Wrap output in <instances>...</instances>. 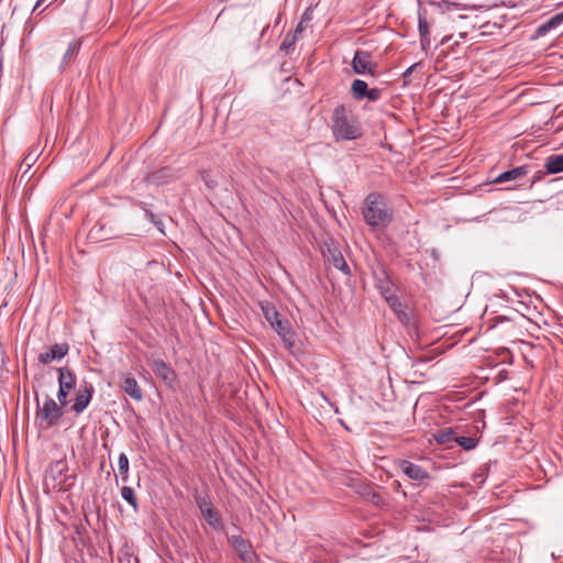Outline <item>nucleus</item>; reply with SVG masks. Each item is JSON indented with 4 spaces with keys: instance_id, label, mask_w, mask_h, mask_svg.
Here are the masks:
<instances>
[{
    "instance_id": "obj_1",
    "label": "nucleus",
    "mask_w": 563,
    "mask_h": 563,
    "mask_svg": "<svg viewBox=\"0 0 563 563\" xmlns=\"http://www.w3.org/2000/svg\"><path fill=\"white\" fill-rule=\"evenodd\" d=\"M479 7L471 5L461 0H429L423 5L418 2V31L422 51H428L431 45L430 25L434 22V14H444L451 11L476 10Z\"/></svg>"
},
{
    "instance_id": "obj_2",
    "label": "nucleus",
    "mask_w": 563,
    "mask_h": 563,
    "mask_svg": "<svg viewBox=\"0 0 563 563\" xmlns=\"http://www.w3.org/2000/svg\"><path fill=\"white\" fill-rule=\"evenodd\" d=\"M332 133L336 141H352L362 136L357 118L344 104H338L332 111Z\"/></svg>"
},
{
    "instance_id": "obj_3",
    "label": "nucleus",
    "mask_w": 563,
    "mask_h": 563,
    "mask_svg": "<svg viewBox=\"0 0 563 563\" xmlns=\"http://www.w3.org/2000/svg\"><path fill=\"white\" fill-rule=\"evenodd\" d=\"M362 213L365 222L375 230L386 228L393 219L391 209L377 192H371L365 198Z\"/></svg>"
},
{
    "instance_id": "obj_4",
    "label": "nucleus",
    "mask_w": 563,
    "mask_h": 563,
    "mask_svg": "<svg viewBox=\"0 0 563 563\" xmlns=\"http://www.w3.org/2000/svg\"><path fill=\"white\" fill-rule=\"evenodd\" d=\"M77 479L76 473H69L68 462L60 459L49 463L45 471V483L58 492L70 490Z\"/></svg>"
},
{
    "instance_id": "obj_5",
    "label": "nucleus",
    "mask_w": 563,
    "mask_h": 563,
    "mask_svg": "<svg viewBox=\"0 0 563 563\" xmlns=\"http://www.w3.org/2000/svg\"><path fill=\"white\" fill-rule=\"evenodd\" d=\"M261 307L266 321L277 332L286 347H292L295 344V333L290 322L277 311L273 303L265 302Z\"/></svg>"
},
{
    "instance_id": "obj_6",
    "label": "nucleus",
    "mask_w": 563,
    "mask_h": 563,
    "mask_svg": "<svg viewBox=\"0 0 563 563\" xmlns=\"http://www.w3.org/2000/svg\"><path fill=\"white\" fill-rule=\"evenodd\" d=\"M63 407L64 406H60L59 402L57 404L53 398L47 396L42 406L37 402L35 420L42 429L57 427L64 416Z\"/></svg>"
},
{
    "instance_id": "obj_7",
    "label": "nucleus",
    "mask_w": 563,
    "mask_h": 563,
    "mask_svg": "<svg viewBox=\"0 0 563 563\" xmlns=\"http://www.w3.org/2000/svg\"><path fill=\"white\" fill-rule=\"evenodd\" d=\"M56 372L58 373L57 400L60 406H67L69 393L76 387V375L69 367H57Z\"/></svg>"
},
{
    "instance_id": "obj_8",
    "label": "nucleus",
    "mask_w": 563,
    "mask_h": 563,
    "mask_svg": "<svg viewBox=\"0 0 563 563\" xmlns=\"http://www.w3.org/2000/svg\"><path fill=\"white\" fill-rule=\"evenodd\" d=\"M372 53L368 51L356 49L351 62L352 70L357 75H368L375 77L377 74V64L372 60Z\"/></svg>"
},
{
    "instance_id": "obj_9",
    "label": "nucleus",
    "mask_w": 563,
    "mask_h": 563,
    "mask_svg": "<svg viewBox=\"0 0 563 563\" xmlns=\"http://www.w3.org/2000/svg\"><path fill=\"white\" fill-rule=\"evenodd\" d=\"M196 504L209 526L216 530H221L223 528L222 519L209 496H197Z\"/></svg>"
},
{
    "instance_id": "obj_10",
    "label": "nucleus",
    "mask_w": 563,
    "mask_h": 563,
    "mask_svg": "<svg viewBox=\"0 0 563 563\" xmlns=\"http://www.w3.org/2000/svg\"><path fill=\"white\" fill-rule=\"evenodd\" d=\"M93 393L95 388L91 384L85 383L80 385L76 391L75 400L70 406L71 411H74L76 415L82 413L85 409L89 406Z\"/></svg>"
},
{
    "instance_id": "obj_11",
    "label": "nucleus",
    "mask_w": 563,
    "mask_h": 563,
    "mask_svg": "<svg viewBox=\"0 0 563 563\" xmlns=\"http://www.w3.org/2000/svg\"><path fill=\"white\" fill-rule=\"evenodd\" d=\"M151 368L153 373L159 377L164 384L168 387H173L176 382V373L172 368L170 365H168L166 362H164L161 358L153 360L151 362Z\"/></svg>"
},
{
    "instance_id": "obj_12",
    "label": "nucleus",
    "mask_w": 563,
    "mask_h": 563,
    "mask_svg": "<svg viewBox=\"0 0 563 563\" xmlns=\"http://www.w3.org/2000/svg\"><path fill=\"white\" fill-rule=\"evenodd\" d=\"M69 351V346L67 343H56L45 352L40 353L38 362L43 365H47L54 361H60L64 358Z\"/></svg>"
},
{
    "instance_id": "obj_13",
    "label": "nucleus",
    "mask_w": 563,
    "mask_h": 563,
    "mask_svg": "<svg viewBox=\"0 0 563 563\" xmlns=\"http://www.w3.org/2000/svg\"><path fill=\"white\" fill-rule=\"evenodd\" d=\"M175 177H176V175H175L173 168L169 166H165L157 170L148 173L144 177L143 180H144V183H146L148 185L162 186V185L168 184Z\"/></svg>"
},
{
    "instance_id": "obj_14",
    "label": "nucleus",
    "mask_w": 563,
    "mask_h": 563,
    "mask_svg": "<svg viewBox=\"0 0 563 563\" xmlns=\"http://www.w3.org/2000/svg\"><path fill=\"white\" fill-rule=\"evenodd\" d=\"M321 250L323 257H325L327 261L333 265V267H335L346 276L351 275L350 266L347 265L343 254L341 253V249H327V252H324V249Z\"/></svg>"
},
{
    "instance_id": "obj_15",
    "label": "nucleus",
    "mask_w": 563,
    "mask_h": 563,
    "mask_svg": "<svg viewBox=\"0 0 563 563\" xmlns=\"http://www.w3.org/2000/svg\"><path fill=\"white\" fill-rule=\"evenodd\" d=\"M531 172L530 165H521L505 170L492 180L493 184H504L511 180H520Z\"/></svg>"
},
{
    "instance_id": "obj_16",
    "label": "nucleus",
    "mask_w": 563,
    "mask_h": 563,
    "mask_svg": "<svg viewBox=\"0 0 563 563\" xmlns=\"http://www.w3.org/2000/svg\"><path fill=\"white\" fill-rule=\"evenodd\" d=\"M399 468L408 478L412 481L422 482L429 478V473L422 466L410 461H400Z\"/></svg>"
},
{
    "instance_id": "obj_17",
    "label": "nucleus",
    "mask_w": 563,
    "mask_h": 563,
    "mask_svg": "<svg viewBox=\"0 0 563 563\" xmlns=\"http://www.w3.org/2000/svg\"><path fill=\"white\" fill-rule=\"evenodd\" d=\"M386 302L401 323L408 324L410 322V316L407 311V306L397 295L387 297Z\"/></svg>"
},
{
    "instance_id": "obj_18",
    "label": "nucleus",
    "mask_w": 563,
    "mask_h": 563,
    "mask_svg": "<svg viewBox=\"0 0 563 563\" xmlns=\"http://www.w3.org/2000/svg\"><path fill=\"white\" fill-rule=\"evenodd\" d=\"M231 543L235 551L239 553L240 558L244 562H249L252 560V556L254 555L253 551L251 550L250 543L241 536H232L231 537Z\"/></svg>"
},
{
    "instance_id": "obj_19",
    "label": "nucleus",
    "mask_w": 563,
    "mask_h": 563,
    "mask_svg": "<svg viewBox=\"0 0 563 563\" xmlns=\"http://www.w3.org/2000/svg\"><path fill=\"white\" fill-rule=\"evenodd\" d=\"M376 287L378 288L382 296L387 299V297H391L393 294V282L388 274L383 269L380 273L375 274Z\"/></svg>"
},
{
    "instance_id": "obj_20",
    "label": "nucleus",
    "mask_w": 563,
    "mask_h": 563,
    "mask_svg": "<svg viewBox=\"0 0 563 563\" xmlns=\"http://www.w3.org/2000/svg\"><path fill=\"white\" fill-rule=\"evenodd\" d=\"M80 48H81V40L80 38L74 40L68 44V47L63 56V59H62V63L59 66L62 70H64L73 62H75Z\"/></svg>"
},
{
    "instance_id": "obj_21",
    "label": "nucleus",
    "mask_w": 563,
    "mask_h": 563,
    "mask_svg": "<svg viewBox=\"0 0 563 563\" xmlns=\"http://www.w3.org/2000/svg\"><path fill=\"white\" fill-rule=\"evenodd\" d=\"M121 387L124 390V393L128 394L131 398H133L137 401L142 400V398H143L142 389L133 376L124 377Z\"/></svg>"
},
{
    "instance_id": "obj_22",
    "label": "nucleus",
    "mask_w": 563,
    "mask_h": 563,
    "mask_svg": "<svg viewBox=\"0 0 563 563\" xmlns=\"http://www.w3.org/2000/svg\"><path fill=\"white\" fill-rule=\"evenodd\" d=\"M562 23H563V12L556 13L552 18H550L547 22L540 24L536 30V34H537V36H543L551 30L561 25Z\"/></svg>"
},
{
    "instance_id": "obj_23",
    "label": "nucleus",
    "mask_w": 563,
    "mask_h": 563,
    "mask_svg": "<svg viewBox=\"0 0 563 563\" xmlns=\"http://www.w3.org/2000/svg\"><path fill=\"white\" fill-rule=\"evenodd\" d=\"M545 173L547 174H559L563 172V153L562 154H554L550 155L545 159L544 164Z\"/></svg>"
},
{
    "instance_id": "obj_24",
    "label": "nucleus",
    "mask_w": 563,
    "mask_h": 563,
    "mask_svg": "<svg viewBox=\"0 0 563 563\" xmlns=\"http://www.w3.org/2000/svg\"><path fill=\"white\" fill-rule=\"evenodd\" d=\"M368 89V85L365 80L354 79L351 85V95L354 100L361 101L365 99Z\"/></svg>"
},
{
    "instance_id": "obj_25",
    "label": "nucleus",
    "mask_w": 563,
    "mask_h": 563,
    "mask_svg": "<svg viewBox=\"0 0 563 563\" xmlns=\"http://www.w3.org/2000/svg\"><path fill=\"white\" fill-rule=\"evenodd\" d=\"M433 438L439 444L450 445L455 442L456 434L453 428H443L435 432Z\"/></svg>"
},
{
    "instance_id": "obj_26",
    "label": "nucleus",
    "mask_w": 563,
    "mask_h": 563,
    "mask_svg": "<svg viewBox=\"0 0 563 563\" xmlns=\"http://www.w3.org/2000/svg\"><path fill=\"white\" fill-rule=\"evenodd\" d=\"M455 443H457L464 450L470 451L477 446L478 439L470 435H456Z\"/></svg>"
},
{
    "instance_id": "obj_27",
    "label": "nucleus",
    "mask_w": 563,
    "mask_h": 563,
    "mask_svg": "<svg viewBox=\"0 0 563 563\" xmlns=\"http://www.w3.org/2000/svg\"><path fill=\"white\" fill-rule=\"evenodd\" d=\"M121 497L125 501H128L133 507V509L135 511L137 510L139 504H137V499H136L135 494H134V489L132 487L123 486L121 488Z\"/></svg>"
},
{
    "instance_id": "obj_28",
    "label": "nucleus",
    "mask_w": 563,
    "mask_h": 563,
    "mask_svg": "<svg viewBox=\"0 0 563 563\" xmlns=\"http://www.w3.org/2000/svg\"><path fill=\"white\" fill-rule=\"evenodd\" d=\"M297 42V37L295 34H290L289 32L285 35L279 51L288 55L291 51H294L295 44Z\"/></svg>"
},
{
    "instance_id": "obj_29",
    "label": "nucleus",
    "mask_w": 563,
    "mask_h": 563,
    "mask_svg": "<svg viewBox=\"0 0 563 563\" xmlns=\"http://www.w3.org/2000/svg\"><path fill=\"white\" fill-rule=\"evenodd\" d=\"M119 472L122 476V479L125 482L129 477V459L125 453H120L118 459Z\"/></svg>"
},
{
    "instance_id": "obj_30",
    "label": "nucleus",
    "mask_w": 563,
    "mask_h": 563,
    "mask_svg": "<svg viewBox=\"0 0 563 563\" xmlns=\"http://www.w3.org/2000/svg\"><path fill=\"white\" fill-rule=\"evenodd\" d=\"M201 175V180L205 183V185L209 188V189H214L217 187V181L213 179L210 170H201L200 173Z\"/></svg>"
},
{
    "instance_id": "obj_31",
    "label": "nucleus",
    "mask_w": 563,
    "mask_h": 563,
    "mask_svg": "<svg viewBox=\"0 0 563 563\" xmlns=\"http://www.w3.org/2000/svg\"><path fill=\"white\" fill-rule=\"evenodd\" d=\"M382 97V89L378 88H369L368 92L366 93L365 99H367L371 102L378 101Z\"/></svg>"
},
{
    "instance_id": "obj_32",
    "label": "nucleus",
    "mask_w": 563,
    "mask_h": 563,
    "mask_svg": "<svg viewBox=\"0 0 563 563\" xmlns=\"http://www.w3.org/2000/svg\"><path fill=\"white\" fill-rule=\"evenodd\" d=\"M367 498L375 506H382L384 504L383 497L376 492H369Z\"/></svg>"
},
{
    "instance_id": "obj_33",
    "label": "nucleus",
    "mask_w": 563,
    "mask_h": 563,
    "mask_svg": "<svg viewBox=\"0 0 563 563\" xmlns=\"http://www.w3.org/2000/svg\"><path fill=\"white\" fill-rule=\"evenodd\" d=\"M139 206L143 209L146 219L152 223L158 218L152 210L146 207L145 202H140Z\"/></svg>"
},
{
    "instance_id": "obj_34",
    "label": "nucleus",
    "mask_w": 563,
    "mask_h": 563,
    "mask_svg": "<svg viewBox=\"0 0 563 563\" xmlns=\"http://www.w3.org/2000/svg\"><path fill=\"white\" fill-rule=\"evenodd\" d=\"M545 174L547 173L542 172V170L536 172L533 177H532V179H531V181H530L529 187H532L536 183L540 181L544 177Z\"/></svg>"
},
{
    "instance_id": "obj_35",
    "label": "nucleus",
    "mask_w": 563,
    "mask_h": 563,
    "mask_svg": "<svg viewBox=\"0 0 563 563\" xmlns=\"http://www.w3.org/2000/svg\"><path fill=\"white\" fill-rule=\"evenodd\" d=\"M305 30V26H303V23L302 21H300L297 26L295 27L294 31H289L290 34H295L296 37L298 38V36L303 32Z\"/></svg>"
},
{
    "instance_id": "obj_36",
    "label": "nucleus",
    "mask_w": 563,
    "mask_h": 563,
    "mask_svg": "<svg viewBox=\"0 0 563 563\" xmlns=\"http://www.w3.org/2000/svg\"><path fill=\"white\" fill-rule=\"evenodd\" d=\"M153 223H154V225L157 228V230H158L161 233H163V234H164V223H163V221H162L159 218H157Z\"/></svg>"
},
{
    "instance_id": "obj_37",
    "label": "nucleus",
    "mask_w": 563,
    "mask_h": 563,
    "mask_svg": "<svg viewBox=\"0 0 563 563\" xmlns=\"http://www.w3.org/2000/svg\"><path fill=\"white\" fill-rule=\"evenodd\" d=\"M416 66H417V64H413V65H411L410 67H408V68L406 69V71L404 73V75H402V76H404V78H407L409 75H411V73H412V70L415 69V67H416Z\"/></svg>"
},
{
    "instance_id": "obj_38",
    "label": "nucleus",
    "mask_w": 563,
    "mask_h": 563,
    "mask_svg": "<svg viewBox=\"0 0 563 563\" xmlns=\"http://www.w3.org/2000/svg\"><path fill=\"white\" fill-rule=\"evenodd\" d=\"M451 40H452V35L445 36V37H443V38H442V41H441V43H440V44H441V45H445V44H448Z\"/></svg>"
},
{
    "instance_id": "obj_39",
    "label": "nucleus",
    "mask_w": 563,
    "mask_h": 563,
    "mask_svg": "<svg viewBox=\"0 0 563 563\" xmlns=\"http://www.w3.org/2000/svg\"><path fill=\"white\" fill-rule=\"evenodd\" d=\"M339 422H340V424H341L345 430L350 431V428L346 426V423H345L342 419H340V420H339Z\"/></svg>"
},
{
    "instance_id": "obj_40",
    "label": "nucleus",
    "mask_w": 563,
    "mask_h": 563,
    "mask_svg": "<svg viewBox=\"0 0 563 563\" xmlns=\"http://www.w3.org/2000/svg\"><path fill=\"white\" fill-rule=\"evenodd\" d=\"M44 1H45V0H37V1H36V3H35V7H34V9H33V11H35V10L41 5V3H42V2H44Z\"/></svg>"
},
{
    "instance_id": "obj_41",
    "label": "nucleus",
    "mask_w": 563,
    "mask_h": 563,
    "mask_svg": "<svg viewBox=\"0 0 563 563\" xmlns=\"http://www.w3.org/2000/svg\"><path fill=\"white\" fill-rule=\"evenodd\" d=\"M309 19H310V18H309L308 13H307V12H305V13H303V15H302V18H301V21H302V23H303L305 21H307V20H309Z\"/></svg>"
},
{
    "instance_id": "obj_42",
    "label": "nucleus",
    "mask_w": 563,
    "mask_h": 563,
    "mask_svg": "<svg viewBox=\"0 0 563 563\" xmlns=\"http://www.w3.org/2000/svg\"><path fill=\"white\" fill-rule=\"evenodd\" d=\"M431 255H432V256H434V257H437V252H435V250H434V249H432V251H431Z\"/></svg>"
},
{
    "instance_id": "obj_43",
    "label": "nucleus",
    "mask_w": 563,
    "mask_h": 563,
    "mask_svg": "<svg viewBox=\"0 0 563 563\" xmlns=\"http://www.w3.org/2000/svg\"><path fill=\"white\" fill-rule=\"evenodd\" d=\"M466 36V33H460V37L464 38Z\"/></svg>"
},
{
    "instance_id": "obj_44",
    "label": "nucleus",
    "mask_w": 563,
    "mask_h": 563,
    "mask_svg": "<svg viewBox=\"0 0 563 563\" xmlns=\"http://www.w3.org/2000/svg\"><path fill=\"white\" fill-rule=\"evenodd\" d=\"M459 18H460V19H465V18H466V15L461 14V15H459Z\"/></svg>"
},
{
    "instance_id": "obj_45",
    "label": "nucleus",
    "mask_w": 563,
    "mask_h": 563,
    "mask_svg": "<svg viewBox=\"0 0 563 563\" xmlns=\"http://www.w3.org/2000/svg\"><path fill=\"white\" fill-rule=\"evenodd\" d=\"M220 2H227L228 0H219Z\"/></svg>"
}]
</instances>
